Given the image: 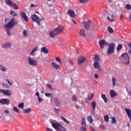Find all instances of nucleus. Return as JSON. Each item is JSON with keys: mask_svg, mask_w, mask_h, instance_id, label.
I'll return each mask as SVG.
<instances>
[{"mask_svg": "<svg viewBox=\"0 0 131 131\" xmlns=\"http://www.w3.org/2000/svg\"><path fill=\"white\" fill-rule=\"evenodd\" d=\"M28 62L30 65L34 66V67H36V65H37V61L33 58H31L30 56L28 58Z\"/></svg>", "mask_w": 131, "mask_h": 131, "instance_id": "obj_5", "label": "nucleus"}, {"mask_svg": "<svg viewBox=\"0 0 131 131\" xmlns=\"http://www.w3.org/2000/svg\"><path fill=\"white\" fill-rule=\"evenodd\" d=\"M6 4L9 7H12L14 10H19V7L17 6V5L11 1V0H6L5 1Z\"/></svg>", "mask_w": 131, "mask_h": 131, "instance_id": "obj_4", "label": "nucleus"}, {"mask_svg": "<svg viewBox=\"0 0 131 131\" xmlns=\"http://www.w3.org/2000/svg\"><path fill=\"white\" fill-rule=\"evenodd\" d=\"M94 96H95V94L91 93L90 96H88V99L89 100H92V98H94Z\"/></svg>", "mask_w": 131, "mask_h": 131, "instance_id": "obj_39", "label": "nucleus"}, {"mask_svg": "<svg viewBox=\"0 0 131 131\" xmlns=\"http://www.w3.org/2000/svg\"><path fill=\"white\" fill-rule=\"evenodd\" d=\"M12 44L11 43H5L3 44L2 47L3 49H10Z\"/></svg>", "mask_w": 131, "mask_h": 131, "instance_id": "obj_19", "label": "nucleus"}, {"mask_svg": "<svg viewBox=\"0 0 131 131\" xmlns=\"http://www.w3.org/2000/svg\"><path fill=\"white\" fill-rule=\"evenodd\" d=\"M125 9H127V10H131V5L129 4H127L125 6Z\"/></svg>", "mask_w": 131, "mask_h": 131, "instance_id": "obj_44", "label": "nucleus"}, {"mask_svg": "<svg viewBox=\"0 0 131 131\" xmlns=\"http://www.w3.org/2000/svg\"><path fill=\"white\" fill-rule=\"evenodd\" d=\"M125 111L127 113V115L128 117H129V119L130 122H131V111L129 108H125Z\"/></svg>", "mask_w": 131, "mask_h": 131, "instance_id": "obj_18", "label": "nucleus"}, {"mask_svg": "<svg viewBox=\"0 0 131 131\" xmlns=\"http://www.w3.org/2000/svg\"><path fill=\"white\" fill-rule=\"evenodd\" d=\"M115 50V43H112L108 45V48L107 50V55H112Z\"/></svg>", "mask_w": 131, "mask_h": 131, "instance_id": "obj_3", "label": "nucleus"}, {"mask_svg": "<svg viewBox=\"0 0 131 131\" xmlns=\"http://www.w3.org/2000/svg\"><path fill=\"white\" fill-rule=\"evenodd\" d=\"M54 110H55V111L57 114H59V112H60V109H57L56 108H54Z\"/></svg>", "mask_w": 131, "mask_h": 131, "instance_id": "obj_51", "label": "nucleus"}, {"mask_svg": "<svg viewBox=\"0 0 131 131\" xmlns=\"http://www.w3.org/2000/svg\"><path fill=\"white\" fill-rule=\"evenodd\" d=\"M93 60L94 61V62H99V61H100V57H99V55H95V56L93 58Z\"/></svg>", "mask_w": 131, "mask_h": 131, "instance_id": "obj_22", "label": "nucleus"}, {"mask_svg": "<svg viewBox=\"0 0 131 131\" xmlns=\"http://www.w3.org/2000/svg\"><path fill=\"white\" fill-rule=\"evenodd\" d=\"M77 61L78 65H81V63H83V62L85 61V57L82 55H81L78 58Z\"/></svg>", "mask_w": 131, "mask_h": 131, "instance_id": "obj_12", "label": "nucleus"}, {"mask_svg": "<svg viewBox=\"0 0 131 131\" xmlns=\"http://www.w3.org/2000/svg\"><path fill=\"white\" fill-rule=\"evenodd\" d=\"M81 131H88L86 129V123H85V119L82 118L81 119V127H80Z\"/></svg>", "mask_w": 131, "mask_h": 131, "instance_id": "obj_7", "label": "nucleus"}, {"mask_svg": "<svg viewBox=\"0 0 131 131\" xmlns=\"http://www.w3.org/2000/svg\"><path fill=\"white\" fill-rule=\"evenodd\" d=\"M98 43L101 49L104 48V46H108V42L105 41L104 39L99 40Z\"/></svg>", "mask_w": 131, "mask_h": 131, "instance_id": "obj_10", "label": "nucleus"}, {"mask_svg": "<svg viewBox=\"0 0 131 131\" xmlns=\"http://www.w3.org/2000/svg\"><path fill=\"white\" fill-rule=\"evenodd\" d=\"M87 119L90 123H93L94 119H93V117H92V116H88Z\"/></svg>", "mask_w": 131, "mask_h": 131, "instance_id": "obj_30", "label": "nucleus"}, {"mask_svg": "<svg viewBox=\"0 0 131 131\" xmlns=\"http://www.w3.org/2000/svg\"><path fill=\"white\" fill-rule=\"evenodd\" d=\"M95 111H96V109L92 108V112H91V115H95Z\"/></svg>", "mask_w": 131, "mask_h": 131, "instance_id": "obj_53", "label": "nucleus"}, {"mask_svg": "<svg viewBox=\"0 0 131 131\" xmlns=\"http://www.w3.org/2000/svg\"><path fill=\"white\" fill-rule=\"evenodd\" d=\"M45 95L48 98H50V97L51 98H53V96H54V94H51V93H45Z\"/></svg>", "mask_w": 131, "mask_h": 131, "instance_id": "obj_34", "label": "nucleus"}, {"mask_svg": "<svg viewBox=\"0 0 131 131\" xmlns=\"http://www.w3.org/2000/svg\"><path fill=\"white\" fill-rule=\"evenodd\" d=\"M69 62L70 64H71V65H73V61H72V60L69 59Z\"/></svg>", "mask_w": 131, "mask_h": 131, "instance_id": "obj_62", "label": "nucleus"}, {"mask_svg": "<svg viewBox=\"0 0 131 131\" xmlns=\"http://www.w3.org/2000/svg\"><path fill=\"white\" fill-rule=\"evenodd\" d=\"M17 25H18V21L16 20V18L13 17L8 23L4 25V27L5 28L8 36H11V30L13 29L14 26Z\"/></svg>", "mask_w": 131, "mask_h": 131, "instance_id": "obj_1", "label": "nucleus"}, {"mask_svg": "<svg viewBox=\"0 0 131 131\" xmlns=\"http://www.w3.org/2000/svg\"><path fill=\"white\" fill-rule=\"evenodd\" d=\"M18 108H21V109H23V108H24V103L21 102L20 103H19Z\"/></svg>", "mask_w": 131, "mask_h": 131, "instance_id": "obj_42", "label": "nucleus"}, {"mask_svg": "<svg viewBox=\"0 0 131 131\" xmlns=\"http://www.w3.org/2000/svg\"><path fill=\"white\" fill-rule=\"evenodd\" d=\"M91 107H92V108L94 110L96 109V101H94L93 102L91 103Z\"/></svg>", "mask_w": 131, "mask_h": 131, "instance_id": "obj_37", "label": "nucleus"}, {"mask_svg": "<svg viewBox=\"0 0 131 131\" xmlns=\"http://www.w3.org/2000/svg\"><path fill=\"white\" fill-rule=\"evenodd\" d=\"M37 4L34 5V4H31L30 7L31 8H35L37 7Z\"/></svg>", "mask_w": 131, "mask_h": 131, "instance_id": "obj_54", "label": "nucleus"}, {"mask_svg": "<svg viewBox=\"0 0 131 131\" xmlns=\"http://www.w3.org/2000/svg\"><path fill=\"white\" fill-rule=\"evenodd\" d=\"M10 15L13 17H17V13H15V11L11 10L10 11Z\"/></svg>", "mask_w": 131, "mask_h": 131, "instance_id": "obj_35", "label": "nucleus"}, {"mask_svg": "<svg viewBox=\"0 0 131 131\" xmlns=\"http://www.w3.org/2000/svg\"><path fill=\"white\" fill-rule=\"evenodd\" d=\"M80 35H81V36H85V33L84 29H81L79 32Z\"/></svg>", "mask_w": 131, "mask_h": 131, "instance_id": "obj_27", "label": "nucleus"}, {"mask_svg": "<svg viewBox=\"0 0 131 131\" xmlns=\"http://www.w3.org/2000/svg\"><path fill=\"white\" fill-rule=\"evenodd\" d=\"M6 81H7V82H8L9 84H10V85H13V81L11 82V81H10L9 79H6Z\"/></svg>", "mask_w": 131, "mask_h": 131, "instance_id": "obj_55", "label": "nucleus"}, {"mask_svg": "<svg viewBox=\"0 0 131 131\" xmlns=\"http://www.w3.org/2000/svg\"><path fill=\"white\" fill-rule=\"evenodd\" d=\"M89 128L91 129L92 131H95V128H94L92 126H90Z\"/></svg>", "mask_w": 131, "mask_h": 131, "instance_id": "obj_60", "label": "nucleus"}, {"mask_svg": "<svg viewBox=\"0 0 131 131\" xmlns=\"http://www.w3.org/2000/svg\"><path fill=\"white\" fill-rule=\"evenodd\" d=\"M54 101H55V104H56L57 106L60 105V104H61V102H59L58 98H55Z\"/></svg>", "mask_w": 131, "mask_h": 131, "instance_id": "obj_40", "label": "nucleus"}, {"mask_svg": "<svg viewBox=\"0 0 131 131\" xmlns=\"http://www.w3.org/2000/svg\"><path fill=\"white\" fill-rule=\"evenodd\" d=\"M61 119H62V120H63V121H64V122L67 123V124H69V123H70V122L69 121L67 120L66 118L63 117L62 116L61 117Z\"/></svg>", "mask_w": 131, "mask_h": 131, "instance_id": "obj_32", "label": "nucleus"}, {"mask_svg": "<svg viewBox=\"0 0 131 131\" xmlns=\"http://www.w3.org/2000/svg\"><path fill=\"white\" fill-rule=\"evenodd\" d=\"M0 103L3 105H9L10 104V100L6 98L1 99Z\"/></svg>", "mask_w": 131, "mask_h": 131, "instance_id": "obj_13", "label": "nucleus"}, {"mask_svg": "<svg viewBox=\"0 0 131 131\" xmlns=\"http://www.w3.org/2000/svg\"><path fill=\"white\" fill-rule=\"evenodd\" d=\"M99 127L100 128H102V129H106V127H105V125H100L99 126Z\"/></svg>", "mask_w": 131, "mask_h": 131, "instance_id": "obj_52", "label": "nucleus"}, {"mask_svg": "<svg viewBox=\"0 0 131 131\" xmlns=\"http://www.w3.org/2000/svg\"><path fill=\"white\" fill-rule=\"evenodd\" d=\"M35 95H36V96H38V98H39V93L37 92V93H36Z\"/></svg>", "mask_w": 131, "mask_h": 131, "instance_id": "obj_64", "label": "nucleus"}, {"mask_svg": "<svg viewBox=\"0 0 131 131\" xmlns=\"http://www.w3.org/2000/svg\"><path fill=\"white\" fill-rule=\"evenodd\" d=\"M54 30L55 31L56 34H60L63 30H64V27L62 26H59L58 27L56 28Z\"/></svg>", "mask_w": 131, "mask_h": 131, "instance_id": "obj_11", "label": "nucleus"}, {"mask_svg": "<svg viewBox=\"0 0 131 131\" xmlns=\"http://www.w3.org/2000/svg\"><path fill=\"white\" fill-rule=\"evenodd\" d=\"M52 66L55 68V69H58V68H60V66L59 64H57V63L55 62L51 63Z\"/></svg>", "mask_w": 131, "mask_h": 131, "instance_id": "obj_29", "label": "nucleus"}, {"mask_svg": "<svg viewBox=\"0 0 131 131\" xmlns=\"http://www.w3.org/2000/svg\"><path fill=\"white\" fill-rule=\"evenodd\" d=\"M35 52H37V47L34 48L31 52L30 55L31 56H34Z\"/></svg>", "mask_w": 131, "mask_h": 131, "instance_id": "obj_28", "label": "nucleus"}, {"mask_svg": "<svg viewBox=\"0 0 131 131\" xmlns=\"http://www.w3.org/2000/svg\"><path fill=\"white\" fill-rule=\"evenodd\" d=\"M23 35H24V36H25V37H27V31L26 30H24L23 31Z\"/></svg>", "mask_w": 131, "mask_h": 131, "instance_id": "obj_48", "label": "nucleus"}, {"mask_svg": "<svg viewBox=\"0 0 131 131\" xmlns=\"http://www.w3.org/2000/svg\"><path fill=\"white\" fill-rule=\"evenodd\" d=\"M4 113H7V114H9V113H10V112H9V110H6L4 111Z\"/></svg>", "mask_w": 131, "mask_h": 131, "instance_id": "obj_63", "label": "nucleus"}, {"mask_svg": "<svg viewBox=\"0 0 131 131\" xmlns=\"http://www.w3.org/2000/svg\"><path fill=\"white\" fill-rule=\"evenodd\" d=\"M94 67L96 69H100V64L98 62H95L94 63Z\"/></svg>", "mask_w": 131, "mask_h": 131, "instance_id": "obj_25", "label": "nucleus"}, {"mask_svg": "<svg viewBox=\"0 0 131 131\" xmlns=\"http://www.w3.org/2000/svg\"><path fill=\"white\" fill-rule=\"evenodd\" d=\"M123 48V46L122 44H119L117 47V51H119Z\"/></svg>", "mask_w": 131, "mask_h": 131, "instance_id": "obj_33", "label": "nucleus"}, {"mask_svg": "<svg viewBox=\"0 0 131 131\" xmlns=\"http://www.w3.org/2000/svg\"><path fill=\"white\" fill-rule=\"evenodd\" d=\"M55 60L58 62L59 64H61V59L59 57H56Z\"/></svg>", "mask_w": 131, "mask_h": 131, "instance_id": "obj_50", "label": "nucleus"}, {"mask_svg": "<svg viewBox=\"0 0 131 131\" xmlns=\"http://www.w3.org/2000/svg\"><path fill=\"white\" fill-rule=\"evenodd\" d=\"M31 112V108H29L27 109H24L23 110V112L24 113H26V114H28V113H30V112Z\"/></svg>", "mask_w": 131, "mask_h": 131, "instance_id": "obj_26", "label": "nucleus"}, {"mask_svg": "<svg viewBox=\"0 0 131 131\" xmlns=\"http://www.w3.org/2000/svg\"><path fill=\"white\" fill-rule=\"evenodd\" d=\"M114 15L113 14H110L108 16H107V20H109V21H111L112 22H113L114 21Z\"/></svg>", "mask_w": 131, "mask_h": 131, "instance_id": "obj_21", "label": "nucleus"}, {"mask_svg": "<svg viewBox=\"0 0 131 131\" xmlns=\"http://www.w3.org/2000/svg\"><path fill=\"white\" fill-rule=\"evenodd\" d=\"M111 119L112 120V123L114 124L116 122V119L114 117H111Z\"/></svg>", "mask_w": 131, "mask_h": 131, "instance_id": "obj_47", "label": "nucleus"}, {"mask_svg": "<svg viewBox=\"0 0 131 131\" xmlns=\"http://www.w3.org/2000/svg\"><path fill=\"white\" fill-rule=\"evenodd\" d=\"M61 129H62L63 131H67V129H66V128H65L64 127H63V126H61Z\"/></svg>", "mask_w": 131, "mask_h": 131, "instance_id": "obj_58", "label": "nucleus"}, {"mask_svg": "<svg viewBox=\"0 0 131 131\" xmlns=\"http://www.w3.org/2000/svg\"><path fill=\"white\" fill-rule=\"evenodd\" d=\"M128 47L130 49V50L129 51V54H131V43H128Z\"/></svg>", "mask_w": 131, "mask_h": 131, "instance_id": "obj_61", "label": "nucleus"}, {"mask_svg": "<svg viewBox=\"0 0 131 131\" xmlns=\"http://www.w3.org/2000/svg\"><path fill=\"white\" fill-rule=\"evenodd\" d=\"M52 126L56 130L58 131H62V130L60 129L61 127H62V125L61 123H52Z\"/></svg>", "mask_w": 131, "mask_h": 131, "instance_id": "obj_8", "label": "nucleus"}, {"mask_svg": "<svg viewBox=\"0 0 131 131\" xmlns=\"http://www.w3.org/2000/svg\"><path fill=\"white\" fill-rule=\"evenodd\" d=\"M49 35L51 38H54L56 35H58L55 30L49 32Z\"/></svg>", "mask_w": 131, "mask_h": 131, "instance_id": "obj_16", "label": "nucleus"}, {"mask_svg": "<svg viewBox=\"0 0 131 131\" xmlns=\"http://www.w3.org/2000/svg\"><path fill=\"white\" fill-rule=\"evenodd\" d=\"M13 111L16 113H19V109H18L16 107H13Z\"/></svg>", "mask_w": 131, "mask_h": 131, "instance_id": "obj_49", "label": "nucleus"}, {"mask_svg": "<svg viewBox=\"0 0 131 131\" xmlns=\"http://www.w3.org/2000/svg\"><path fill=\"white\" fill-rule=\"evenodd\" d=\"M72 101H73V102H76V101H77V97H76V95L72 96Z\"/></svg>", "mask_w": 131, "mask_h": 131, "instance_id": "obj_36", "label": "nucleus"}, {"mask_svg": "<svg viewBox=\"0 0 131 131\" xmlns=\"http://www.w3.org/2000/svg\"><path fill=\"white\" fill-rule=\"evenodd\" d=\"M2 85L4 86V88H6V89H10V86L5 83H2Z\"/></svg>", "mask_w": 131, "mask_h": 131, "instance_id": "obj_46", "label": "nucleus"}, {"mask_svg": "<svg viewBox=\"0 0 131 131\" xmlns=\"http://www.w3.org/2000/svg\"><path fill=\"white\" fill-rule=\"evenodd\" d=\"M19 14L26 22H28V17H27V15H26V13H25V12H20Z\"/></svg>", "mask_w": 131, "mask_h": 131, "instance_id": "obj_14", "label": "nucleus"}, {"mask_svg": "<svg viewBox=\"0 0 131 131\" xmlns=\"http://www.w3.org/2000/svg\"><path fill=\"white\" fill-rule=\"evenodd\" d=\"M90 0H79L80 4H85L87 2H89Z\"/></svg>", "mask_w": 131, "mask_h": 131, "instance_id": "obj_43", "label": "nucleus"}, {"mask_svg": "<svg viewBox=\"0 0 131 131\" xmlns=\"http://www.w3.org/2000/svg\"><path fill=\"white\" fill-rule=\"evenodd\" d=\"M41 51L43 53V54H48L49 53V50L47 49V48L46 47H42L41 48Z\"/></svg>", "mask_w": 131, "mask_h": 131, "instance_id": "obj_23", "label": "nucleus"}, {"mask_svg": "<svg viewBox=\"0 0 131 131\" xmlns=\"http://www.w3.org/2000/svg\"><path fill=\"white\" fill-rule=\"evenodd\" d=\"M112 80L113 81V86H116V85H118V84H117V83H116V79L115 78H113Z\"/></svg>", "mask_w": 131, "mask_h": 131, "instance_id": "obj_31", "label": "nucleus"}, {"mask_svg": "<svg viewBox=\"0 0 131 131\" xmlns=\"http://www.w3.org/2000/svg\"><path fill=\"white\" fill-rule=\"evenodd\" d=\"M39 103H41L42 102V98H40V97H38Z\"/></svg>", "mask_w": 131, "mask_h": 131, "instance_id": "obj_56", "label": "nucleus"}, {"mask_svg": "<svg viewBox=\"0 0 131 131\" xmlns=\"http://www.w3.org/2000/svg\"><path fill=\"white\" fill-rule=\"evenodd\" d=\"M120 60L122 63L125 64L126 65H128L129 64V57L127 54H122L120 57Z\"/></svg>", "mask_w": 131, "mask_h": 131, "instance_id": "obj_2", "label": "nucleus"}, {"mask_svg": "<svg viewBox=\"0 0 131 131\" xmlns=\"http://www.w3.org/2000/svg\"><path fill=\"white\" fill-rule=\"evenodd\" d=\"M47 88H48L50 90H52V85L51 84H48Z\"/></svg>", "mask_w": 131, "mask_h": 131, "instance_id": "obj_57", "label": "nucleus"}, {"mask_svg": "<svg viewBox=\"0 0 131 131\" xmlns=\"http://www.w3.org/2000/svg\"><path fill=\"white\" fill-rule=\"evenodd\" d=\"M0 92L2 93V94H4L5 96H11L12 94H13V92L11 91L10 90H0Z\"/></svg>", "mask_w": 131, "mask_h": 131, "instance_id": "obj_9", "label": "nucleus"}, {"mask_svg": "<svg viewBox=\"0 0 131 131\" xmlns=\"http://www.w3.org/2000/svg\"><path fill=\"white\" fill-rule=\"evenodd\" d=\"M107 29L110 33H113V29H112V28L108 27Z\"/></svg>", "mask_w": 131, "mask_h": 131, "instance_id": "obj_45", "label": "nucleus"}, {"mask_svg": "<svg viewBox=\"0 0 131 131\" xmlns=\"http://www.w3.org/2000/svg\"><path fill=\"white\" fill-rule=\"evenodd\" d=\"M94 77L95 78H96V79H98V78H99V76L98 75V74H94Z\"/></svg>", "mask_w": 131, "mask_h": 131, "instance_id": "obj_59", "label": "nucleus"}, {"mask_svg": "<svg viewBox=\"0 0 131 131\" xmlns=\"http://www.w3.org/2000/svg\"><path fill=\"white\" fill-rule=\"evenodd\" d=\"M101 98L102 99H103L105 103H107V102H108V98L106 97V95H105V94H101Z\"/></svg>", "mask_w": 131, "mask_h": 131, "instance_id": "obj_24", "label": "nucleus"}, {"mask_svg": "<svg viewBox=\"0 0 131 131\" xmlns=\"http://www.w3.org/2000/svg\"><path fill=\"white\" fill-rule=\"evenodd\" d=\"M110 95L111 98H114V97H116V96H117V94L113 90H110Z\"/></svg>", "mask_w": 131, "mask_h": 131, "instance_id": "obj_20", "label": "nucleus"}, {"mask_svg": "<svg viewBox=\"0 0 131 131\" xmlns=\"http://www.w3.org/2000/svg\"><path fill=\"white\" fill-rule=\"evenodd\" d=\"M68 15L72 17V18H74L75 17V12L71 10H69L68 11Z\"/></svg>", "mask_w": 131, "mask_h": 131, "instance_id": "obj_17", "label": "nucleus"}, {"mask_svg": "<svg viewBox=\"0 0 131 131\" xmlns=\"http://www.w3.org/2000/svg\"><path fill=\"white\" fill-rule=\"evenodd\" d=\"M0 70L1 71H3L4 72L6 71V67H4V66L0 65Z\"/></svg>", "mask_w": 131, "mask_h": 131, "instance_id": "obj_38", "label": "nucleus"}, {"mask_svg": "<svg viewBox=\"0 0 131 131\" xmlns=\"http://www.w3.org/2000/svg\"><path fill=\"white\" fill-rule=\"evenodd\" d=\"M82 23L84 24V26L86 30H88V29H89V28H90V25H91V24H92V22L90 20H88L86 22Z\"/></svg>", "mask_w": 131, "mask_h": 131, "instance_id": "obj_15", "label": "nucleus"}, {"mask_svg": "<svg viewBox=\"0 0 131 131\" xmlns=\"http://www.w3.org/2000/svg\"><path fill=\"white\" fill-rule=\"evenodd\" d=\"M31 19L34 22H36L38 25H40V23L41 22V19L36 16V14H33L31 16Z\"/></svg>", "mask_w": 131, "mask_h": 131, "instance_id": "obj_6", "label": "nucleus"}, {"mask_svg": "<svg viewBox=\"0 0 131 131\" xmlns=\"http://www.w3.org/2000/svg\"><path fill=\"white\" fill-rule=\"evenodd\" d=\"M104 119L106 122H109V116L108 115L104 116Z\"/></svg>", "mask_w": 131, "mask_h": 131, "instance_id": "obj_41", "label": "nucleus"}]
</instances>
